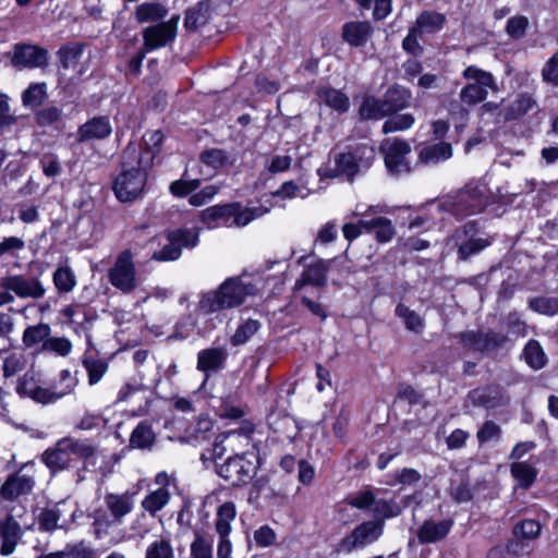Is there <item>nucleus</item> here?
I'll list each match as a JSON object with an SVG mask.
<instances>
[{"label": "nucleus", "instance_id": "1", "mask_svg": "<svg viewBox=\"0 0 558 558\" xmlns=\"http://www.w3.org/2000/svg\"><path fill=\"white\" fill-rule=\"evenodd\" d=\"M154 154L142 151L137 143H130L122 154V171L113 181V192L121 202H133L142 196L147 171L153 166Z\"/></svg>", "mask_w": 558, "mask_h": 558}, {"label": "nucleus", "instance_id": "2", "mask_svg": "<svg viewBox=\"0 0 558 558\" xmlns=\"http://www.w3.org/2000/svg\"><path fill=\"white\" fill-rule=\"evenodd\" d=\"M259 288L245 276L230 277L217 289L201 295L197 308L204 314H211L242 305L246 296L256 295Z\"/></svg>", "mask_w": 558, "mask_h": 558}, {"label": "nucleus", "instance_id": "3", "mask_svg": "<svg viewBox=\"0 0 558 558\" xmlns=\"http://www.w3.org/2000/svg\"><path fill=\"white\" fill-rule=\"evenodd\" d=\"M95 453L96 447L90 441L65 436L44 451L41 461L54 473L69 469L76 460H87Z\"/></svg>", "mask_w": 558, "mask_h": 558}, {"label": "nucleus", "instance_id": "4", "mask_svg": "<svg viewBox=\"0 0 558 558\" xmlns=\"http://www.w3.org/2000/svg\"><path fill=\"white\" fill-rule=\"evenodd\" d=\"M269 211V207H243L240 203L210 206L201 211L199 217L208 228L220 226L227 228H243L251 221Z\"/></svg>", "mask_w": 558, "mask_h": 558}, {"label": "nucleus", "instance_id": "5", "mask_svg": "<svg viewBox=\"0 0 558 558\" xmlns=\"http://www.w3.org/2000/svg\"><path fill=\"white\" fill-rule=\"evenodd\" d=\"M488 204L487 187L481 182L468 183L453 196L445 198L439 209L457 218H465L481 213Z\"/></svg>", "mask_w": 558, "mask_h": 558}, {"label": "nucleus", "instance_id": "6", "mask_svg": "<svg viewBox=\"0 0 558 558\" xmlns=\"http://www.w3.org/2000/svg\"><path fill=\"white\" fill-rule=\"evenodd\" d=\"M462 76L465 80L473 81L466 84L459 94L462 104L468 106H475L483 102L488 95V89L494 92L498 89L493 74L475 65L465 68Z\"/></svg>", "mask_w": 558, "mask_h": 558}, {"label": "nucleus", "instance_id": "7", "mask_svg": "<svg viewBox=\"0 0 558 558\" xmlns=\"http://www.w3.org/2000/svg\"><path fill=\"white\" fill-rule=\"evenodd\" d=\"M376 156L372 146L360 145L353 151L340 154L335 159V169L332 177H345L352 179L360 172L367 170Z\"/></svg>", "mask_w": 558, "mask_h": 558}, {"label": "nucleus", "instance_id": "8", "mask_svg": "<svg viewBox=\"0 0 558 558\" xmlns=\"http://www.w3.org/2000/svg\"><path fill=\"white\" fill-rule=\"evenodd\" d=\"M109 282L124 294L133 292L137 286L136 267L130 250L122 251L108 270Z\"/></svg>", "mask_w": 558, "mask_h": 558}, {"label": "nucleus", "instance_id": "9", "mask_svg": "<svg viewBox=\"0 0 558 558\" xmlns=\"http://www.w3.org/2000/svg\"><path fill=\"white\" fill-rule=\"evenodd\" d=\"M385 523L381 520L365 521L355 526L337 546L339 553L351 554L365 548L380 538Z\"/></svg>", "mask_w": 558, "mask_h": 558}, {"label": "nucleus", "instance_id": "10", "mask_svg": "<svg viewBox=\"0 0 558 558\" xmlns=\"http://www.w3.org/2000/svg\"><path fill=\"white\" fill-rule=\"evenodd\" d=\"M380 150L384 154L386 168L392 175L411 172V165L408 160V156L411 154L409 143L398 138H386L381 142Z\"/></svg>", "mask_w": 558, "mask_h": 558}, {"label": "nucleus", "instance_id": "11", "mask_svg": "<svg viewBox=\"0 0 558 558\" xmlns=\"http://www.w3.org/2000/svg\"><path fill=\"white\" fill-rule=\"evenodd\" d=\"M217 473L231 485L240 486L252 481L256 474V465L243 453H236L220 464Z\"/></svg>", "mask_w": 558, "mask_h": 558}, {"label": "nucleus", "instance_id": "12", "mask_svg": "<svg viewBox=\"0 0 558 558\" xmlns=\"http://www.w3.org/2000/svg\"><path fill=\"white\" fill-rule=\"evenodd\" d=\"M179 15H173L168 21H162L143 29V49L153 51L173 43L177 37Z\"/></svg>", "mask_w": 558, "mask_h": 558}, {"label": "nucleus", "instance_id": "13", "mask_svg": "<svg viewBox=\"0 0 558 558\" xmlns=\"http://www.w3.org/2000/svg\"><path fill=\"white\" fill-rule=\"evenodd\" d=\"M0 288L4 292H13L20 299H41L46 289L38 278L23 275H11L0 279Z\"/></svg>", "mask_w": 558, "mask_h": 558}, {"label": "nucleus", "instance_id": "14", "mask_svg": "<svg viewBox=\"0 0 558 558\" xmlns=\"http://www.w3.org/2000/svg\"><path fill=\"white\" fill-rule=\"evenodd\" d=\"M34 465V462H27L16 474L8 477L0 488V497L12 501L21 495L28 494L35 485Z\"/></svg>", "mask_w": 558, "mask_h": 558}, {"label": "nucleus", "instance_id": "15", "mask_svg": "<svg viewBox=\"0 0 558 558\" xmlns=\"http://www.w3.org/2000/svg\"><path fill=\"white\" fill-rule=\"evenodd\" d=\"M475 222L471 221L458 229L453 239L458 244V254L461 259H468L474 254L480 253L490 244L488 239L474 238Z\"/></svg>", "mask_w": 558, "mask_h": 558}, {"label": "nucleus", "instance_id": "16", "mask_svg": "<svg viewBox=\"0 0 558 558\" xmlns=\"http://www.w3.org/2000/svg\"><path fill=\"white\" fill-rule=\"evenodd\" d=\"M77 384L70 371L63 369L60 373L59 385L53 388H44L38 386L32 399L41 404H49L58 401L66 395H70Z\"/></svg>", "mask_w": 558, "mask_h": 558}, {"label": "nucleus", "instance_id": "17", "mask_svg": "<svg viewBox=\"0 0 558 558\" xmlns=\"http://www.w3.org/2000/svg\"><path fill=\"white\" fill-rule=\"evenodd\" d=\"M471 402L476 407L496 409L509 403L510 397L499 385H488L473 389L469 393Z\"/></svg>", "mask_w": 558, "mask_h": 558}, {"label": "nucleus", "instance_id": "18", "mask_svg": "<svg viewBox=\"0 0 558 558\" xmlns=\"http://www.w3.org/2000/svg\"><path fill=\"white\" fill-rule=\"evenodd\" d=\"M11 61L17 69L43 68L48 62V52L34 45H16Z\"/></svg>", "mask_w": 558, "mask_h": 558}, {"label": "nucleus", "instance_id": "19", "mask_svg": "<svg viewBox=\"0 0 558 558\" xmlns=\"http://www.w3.org/2000/svg\"><path fill=\"white\" fill-rule=\"evenodd\" d=\"M460 339L465 347L485 352L504 345L507 341V336L496 331H488L486 333L466 331L461 333Z\"/></svg>", "mask_w": 558, "mask_h": 558}, {"label": "nucleus", "instance_id": "20", "mask_svg": "<svg viewBox=\"0 0 558 558\" xmlns=\"http://www.w3.org/2000/svg\"><path fill=\"white\" fill-rule=\"evenodd\" d=\"M23 535L20 523L12 514H7L0 520V554L9 556L14 553Z\"/></svg>", "mask_w": 558, "mask_h": 558}, {"label": "nucleus", "instance_id": "21", "mask_svg": "<svg viewBox=\"0 0 558 558\" xmlns=\"http://www.w3.org/2000/svg\"><path fill=\"white\" fill-rule=\"evenodd\" d=\"M330 263V260L319 259L316 263L307 265L302 271L301 277L295 281L294 289L301 290L306 284L324 287L327 282V271Z\"/></svg>", "mask_w": 558, "mask_h": 558}, {"label": "nucleus", "instance_id": "22", "mask_svg": "<svg viewBox=\"0 0 558 558\" xmlns=\"http://www.w3.org/2000/svg\"><path fill=\"white\" fill-rule=\"evenodd\" d=\"M453 522L451 520L434 521L426 520L416 532L421 544L436 543L444 539L450 532Z\"/></svg>", "mask_w": 558, "mask_h": 558}, {"label": "nucleus", "instance_id": "23", "mask_svg": "<svg viewBox=\"0 0 558 558\" xmlns=\"http://www.w3.org/2000/svg\"><path fill=\"white\" fill-rule=\"evenodd\" d=\"M111 131L112 128L107 117H95L78 128L77 141L104 140L110 135Z\"/></svg>", "mask_w": 558, "mask_h": 558}, {"label": "nucleus", "instance_id": "24", "mask_svg": "<svg viewBox=\"0 0 558 558\" xmlns=\"http://www.w3.org/2000/svg\"><path fill=\"white\" fill-rule=\"evenodd\" d=\"M254 425L251 422H242L241 426L236 429H231L222 433V440L227 444L231 452L246 449L251 446L252 434Z\"/></svg>", "mask_w": 558, "mask_h": 558}, {"label": "nucleus", "instance_id": "25", "mask_svg": "<svg viewBox=\"0 0 558 558\" xmlns=\"http://www.w3.org/2000/svg\"><path fill=\"white\" fill-rule=\"evenodd\" d=\"M106 509L111 513L112 522L122 524L123 519L134 507L132 497L129 494L109 493L105 496Z\"/></svg>", "mask_w": 558, "mask_h": 558}, {"label": "nucleus", "instance_id": "26", "mask_svg": "<svg viewBox=\"0 0 558 558\" xmlns=\"http://www.w3.org/2000/svg\"><path fill=\"white\" fill-rule=\"evenodd\" d=\"M373 33L369 22L355 21L345 23L342 27V38L350 46H364Z\"/></svg>", "mask_w": 558, "mask_h": 558}, {"label": "nucleus", "instance_id": "27", "mask_svg": "<svg viewBox=\"0 0 558 558\" xmlns=\"http://www.w3.org/2000/svg\"><path fill=\"white\" fill-rule=\"evenodd\" d=\"M452 157V146L447 142L424 145L418 150V161L423 165H436Z\"/></svg>", "mask_w": 558, "mask_h": 558}, {"label": "nucleus", "instance_id": "28", "mask_svg": "<svg viewBox=\"0 0 558 558\" xmlns=\"http://www.w3.org/2000/svg\"><path fill=\"white\" fill-rule=\"evenodd\" d=\"M227 352L222 348H210L198 352L197 368L203 372L218 371L223 367Z\"/></svg>", "mask_w": 558, "mask_h": 558}, {"label": "nucleus", "instance_id": "29", "mask_svg": "<svg viewBox=\"0 0 558 558\" xmlns=\"http://www.w3.org/2000/svg\"><path fill=\"white\" fill-rule=\"evenodd\" d=\"M168 10L159 2H144L135 9V20L140 24L162 22Z\"/></svg>", "mask_w": 558, "mask_h": 558}, {"label": "nucleus", "instance_id": "30", "mask_svg": "<svg viewBox=\"0 0 558 558\" xmlns=\"http://www.w3.org/2000/svg\"><path fill=\"white\" fill-rule=\"evenodd\" d=\"M446 23V16L436 11H423L415 21L414 28L420 34H433L440 31Z\"/></svg>", "mask_w": 558, "mask_h": 558}, {"label": "nucleus", "instance_id": "31", "mask_svg": "<svg viewBox=\"0 0 558 558\" xmlns=\"http://www.w3.org/2000/svg\"><path fill=\"white\" fill-rule=\"evenodd\" d=\"M236 508L234 502L226 501L216 511L215 530L218 535H229L232 531L231 523L235 520Z\"/></svg>", "mask_w": 558, "mask_h": 558}, {"label": "nucleus", "instance_id": "32", "mask_svg": "<svg viewBox=\"0 0 558 558\" xmlns=\"http://www.w3.org/2000/svg\"><path fill=\"white\" fill-rule=\"evenodd\" d=\"M156 440L151 426L141 422L131 433L130 447L133 449L151 450Z\"/></svg>", "mask_w": 558, "mask_h": 558}, {"label": "nucleus", "instance_id": "33", "mask_svg": "<svg viewBox=\"0 0 558 558\" xmlns=\"http://www.w3.org/2000/svg\"><path fill=\"white\" fill-rule=\"evenodd\" d=\"M360 117L364 120H379L386 116H391L385 98L365 97L359 110Z\"/></svg>", "mask_w": 558, "mask_h": 558}, {"label": "nucleus", "instance_id": "34", "mask_svg": "<svg viewBox=\"0 0 558 558\" xmlns=\"http://www.w3.org/2000/svg\"><path fill=\"white\" fill-rule=\"evenodd\" d=\"M93 519V530L96 538L101 539L108 535L112 526L120 525L118 522H112L111 513L106 508H98L89 514Z\"/></svg>", "mask_w": 558, "mask_h": 558}, {"label": "nucleus", "instance_id": "35", "mask_svg": "<svg viewBox=\"0 0 558 558\" xmlns=\"http://www.w3.org/2000/svg\"><path fill=\"white\" fill-rule=\"evenodd\" d=\"M384 98L387 104V108L390 113L393 114L409 106L411 93L401 86H393L386 92Z\"/></svg>", "mask_w": 558, "mask_h": 558}, {"label": "nucleus", "instance_id": "36", "mask_svg": "<svg viewBox=\"0 0 558 558\" xmlns=\"http://www.w3.org/2000/svg\"><path fill=\"white\" fill-rule=\"evenodd\" d=\"M317 96L328 107L337 110L338 112H345L350 107L349 97L342 92L333 88H319Z\"/></svg>", "mask_w": 558, "mask_h": 558}, {"label": "nucleus", "instance_id": "37", "mask_svg": "<svg viewBox=\"0 0 558 558\" xmlns=\"http://www.w3.org/2000/svg\"><path fill=\"white\" fill-rule=\"evenodd\" d=\"M511 475L522 488H529L535 481L537 471L527 462H515L510 466Z\"/></svg>", "mask_w": 558, "mask_h": 558}, {"label": "nucleus", "instance_id": "38", "mask_svg": "<svg viewBox=\"0 0 558 558\" xmlns=\"http://www.w3.org/2000/svg\"><path fill=\"white\" fill-rule=\"evenodd\" d=\"M82 364L87 372L88 384L90 386L98 384L108 371V363L102 359L85 355Z\"/></svg>", "mask_w": 558, "mask_h": 558}, {"label": "nucleus", "instance_id": "39", "mask_svg": "<svg viewBox=\"0 0 558 558\" xmlns=\"http://www.w3.org/2000/svg\"><path fill=\"white\" fill-rule=\"evenodd\" d=\"M51 332L50 326L48 324H38L35 326H28L22 337L23 344L26 348H33L34 345L45 342L49 339V335Z\"/></svg>", "mask_w": 558, "mask_h": 558}, {"label": "nucleus", "instance_id": "40", "mask_svg": "<svg viewBox=\"0 0 558 558\" xmlns=\"http://www.w3.org/2000/svg\"><path fill=\"white\" fill-rule=\"evenodd\" d=\"M402 512L401 506L396 500L376 499L373 505L374 520H381L398 517Z\"/></svg>", "mask_w": 558, "mask_h": 558}, {"label": "nucleus", "instance_id": "41", "mask_svg": "<svg viewBox=\"0 0 558 558\" xmlns=\"http://www.w3.org/2000/svg\"><path fill=\"white\" fill-rule=\"evenodd\" d=\"M47 97V86L45 83H33L24 90L22 101L25 107L37 108Z\"/></svg>", "mask_w": 558, "mask_h": 558}, {"label": "nucleus", "instance_id": "42", "mask_svg": "<svg viewBox=\"0 0 558 558\" xmlns=\"http://www.w3.org/2000/svg\"><path fill=\"white\" fill-rule=\"evenodd\" d=\"M169 492L166 488L160 487L143 499L142 507L150 514H155L169 502Z\"/></svg>", "mask_w": 558, "mask_h": 558}, {"label": "nucleus", "instance_id": "43", "mask_svg": "<svg viewBox=\"0 0 558 558\" xmlns=\"http://www.w3.org/2000/svg\"><path fill=\"white\" fill-rule=\"evenodd\" d=\"M396 315L401 318L408 330L421 332L424 328V322L421 316L404 304H398L395 311Z\"/></svg>", "mask_w": 558, "mask_h": 558}, {"label": "nucleus", "instance_id": "44", "mask_svg": "<svg viewBox=\"0 0 558 558\" xmlns=\"http://www.w3.org/2000/svg\"><path fill=\"white\" fill-rule=\"evenodd\" d=\"M524 359L526 363L534 369H541L546 364V356L536 340H530L524 348Z\"/></svg>", "mask_w": 558, "mask_h": 558}, {"label": "nucleus", "instance_id": "45", "mask_svg": "<svg viewBox=\"0 0 558 558\" xmlns=\"http://www.w3.org/2000/svg\"><path fill=\"white\" fill-rule=\"evenodd\" d=\"M542 525L538 521L526 519L517 523L513 527V534L518 538L533 541L539 536Z\"/></svg>", "mask_w": 558, "mask_h": 558}, {"label": "nucleus", "instance_id": "46", "mask_svg": "<svg viewBox=\"0 0 558 558\" xmlns=\"http://www.w3.org/2000/svg\"><path fill=\"white\" fill-rule=\"evenodd\" d=\"M529 305L534 312L554 316L558 313V298L537 296L530 300Z\"/></svg>", "mask_w": 558, "mask_h": 558}, {"label": "nucleus", "instance_id": "47", "mask_svg": "<svg viewBox=\"0 0 558 558\" xmlns=\"http://www.w3.org/2000/svg\"><path fill=\"white\" fill-rule=\"evenodd\" d=\"M260 324L255 319H247L243 324H241L235 330L234 335L231 338V343L233 345L244 344L248 339H251L259 329Z\"/></svg>", "mask_w": 558, "mask_h": 558}, {"label": "nucleus", "instance_id": "48", "mask_svg": "<svg viewBox=\"0 0 558 558\" xmlns=\"http://www.w3.org/2000/svg\"><path fill=\"white\" fill-rule=\"evenodd\" d=\"M373 231L376 240L380 243L389 242L396 234L391 220L385 217L373 218Z\"/></svg>", "mask_w": 558, "mask_h": 558}, {"label": "nucleus", "instance_id": "49", "mask_svg": "<svg viewBox=\"0 0 558 558\" xmlns=\"http://www.w3.org/2000/svg\"><path fill=\"white\" fill-rule=\"evenodd\" d=\"M145 558H174L171 543L165 538L156 539L147 546Z\"/></svg>", "mask_w": 558, "mask_h": 558}, {"label": "nucleus", "instance_id": "50", "mask_svg": "<svg viewBox=\"0 0 558 558\" xmlns=\"http://www.w3.org/2000/svg\"><path fill=\"white\" fill-rule=\"evenodd\" d=\"M414 123V117L410 113L396 114L385 121L383 125L384 133L404 131L410 129Z\"/></svg>", "mask_w": 558, "mask_h": 558}, {"label": "nucleus", "instance_id": "51", "mask_svg": "<svg viewBox=\"0 0 558 558\" xmlns=\"http://www.w3.org/2000/svg\"><path fill=\"white\" fill-rule=\"evenodd\" d=\"M83 52V46L80 44L68 45L59 49L58 57L63 69L75 66Z\"/></svg>", "mask_w": 558, "mask_h": 558}, {"label": "nucleus", "instance_id": "52", "mask_svg": "<svg viewBox=\"0 0 558 558\" xmlns=\"http://www.w3.org/2000/svg\"><path fill=\"white\" fill-rule=\"evenodd\" d=\"M53 282L60 292H70L74 288L76 280L69 267H59L53 274Z\"/></svg>", "mask_w": 558, "mask_h": 558}, {"label": "nucleus", "instance_id": "53", "mask_svg": "<svg viewBox=\"0 0 558 558\" xmlns=\"http://www.w3.org/2000/svg\"><path fill=\"white\" fill-rule=\"evenodd\" d=\"M43 350L60 356H66L72 351V343L64 337H51L44 342Z\"/></svg>", "mask_w": 558, "mask_h": 558}, {"label": "nucleus", "instance_id": "54", "mask_svg": "<svg viewBox=\"0 0 558 558\" xmlns=\"http://www.w3.org/2000/svg\"><path fill=\"white\" fill-rule=\"evenodd\" d=\"M36 122L40 126L57 124L62 119V110L57 107H46L36 112Z\"/></svg>", "mask_w": 558, "mask_h": 558}, {"label": "nucleus", "instance_id": "55", "mask_svg": "<svg viewBox=\"0 0 558 558\" xmlns=\"http://www.w3.org/2000/svg\"><path fill=\"white\" fill-rule=\"evenodd\" d=\"M529 24L526 16L515 15L508 20L506 32L511 38L520 39L525 35Z\"/></svg>", "mask_w": 558, "mask_h": 558}, {"label": "nucleus", "instance_id": "56", "mask_svg": "<svg viewBox=\"0 0 558 558\" xmlns=\"http://www.w3.org/2000/svg\"><path fill=\"white\" fill-rule=\"evenodd\" d=\"M61 558H93V549L81 541L73 545H68L63 550L57 551Z\"/></svg>", "mask_w": 558, "mask_h": 558}, {"label": "nucleus", "instance_id": "57", "mask_svg": "<svg viewBox=\"0 0 558 558\" xmlns=\"http://www.w3.org/2000/svg\"><path fill=\"white\" fill-rule=\"evenodd\" d=\"M541 75L545 83L558 87V50L546 61Z\"/></svg>", "mask_w": 558, "mask_h": 558}, {"label": "nucleus", "instance_id": "58", "mask_svg": "<svg viewBox=\"0 0 558 558\" xmlns=\"http://www.w3.org/2000/svg\"><path fill=\"white\" fill-rule=\"evenodd\" d=\"M60 510L56 507L44 509L38 517L39 527L44 531H53L58 527Z\"/></svg>", "mask_w": 558, "mask_h": 558}, {"label": "nucleus", "instance_id": "59", "mask_svg": "<svg viewBox=\"0 0 558 558\" xmlns=\"http://www.w3.org/2000/svg\"><path fill=\"white\" fill-rule=\"evenodd\" d=\"M192 558H213L211 542L197 534L191 544Z\"/></svg>", "mask_w": 558, "mask_h": 558}, {"label": "nucleus", "instance_id": "60", "mask_svg": "<svg viewBox=\"0 0 558 558\" xmlns=\"http://www.w3.org/2000/svg\"><path fill=\"white\" fill-rule=\"evenodd\" d=\"M500 436L501 428L493 421H486L476 434V438L481 445L487 441L498 440Z\"/></svg>", "mask_w": 558, "mask_h": 558}, {"label": "nucleus", "instance_id": "61", "mask_svg": "<svg viewBox=\"0 0 558 558\" xmlns=\"http://www.w3.org/2000/svg\"><path fill=\"white\" fill-rule=\"evenodd\" d=\"M201 185V180H177L170 184V192L177 197H183L196 191Z\"/></svg>", "mask_w": 558, "mask_h": 558}, {"label": "nucleus", "instance_id": "62", "mask_svg": "<svg viewBox=\"0 0 558 558\" xmlns=\"http://www.w3.org/2000/svg\"><path fill=\"white\" fill-rule=\"evenodd\" d=\"M169 240L175 242L179 247H194L198 241V234L194 230H178L169 235Z\"/></svg>", "mask_w": 558, "mask_h": 558}, {"label": "nucleus", "instance_id": "63", "mask_svg": "<svg viewBox=\"0 0 558 558\" xmlns=\"http://www.w3.org/2000/svg\"><path fill=\"white\" fill-rule=\"evenodd\" d=\"M25 367V357L22 354L13 353L5 357L3 362V375L11 377Z\"/></svg>", "mask_w": 558, "mask_h": 558}, {"label": "nucleus", "instance_id": "64", "mask_svg": "<svg viewBox=\"0 0 558 558\" xmlns=\"http://www.w3.org/2000/svg\"><path fill=\"white\" fill-rule=\"evenodd\" d=\"M219 192V186L217 185H207L202 189L199 192L194 193L190 196L189 203L192 206L199 207L213 199L217 193Z\"/></svg>", "mask_w": 558, "mask_h": 558}]
</instances>
